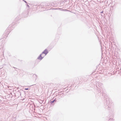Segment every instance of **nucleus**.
I'll return each instance as SVG.
<instances>
[{
  "label": "nucleus",
  "mask_w": 121,
  "mask_h": 121,
  "mask_svg": "<svg viewBox=\"0 0 121 121\" xmlns=\"http://www.w3.org/2000/svg\"><path fill=\"white\" fill-rule=\"evenodd\" d=\"M111 120H113V119L112 118H110V119H109V121H110Z\"/></svg>",
  "instance_id": "6"
},
{
  "label": "nucleus",
  "mask_w": 121,
  "mask_h": 121,
  "mask_svg": "<svg viewBox=\"0 0 121 121\" xmlns=\"http://www.w3.org/2000/svg\"><path fill=\"white\" fill-rule=\"evenodd\" d=\"M9 87L8 86H7L6 87V88H9Z\"/></svg>",
  "instance_id": "9"
},
{
  "label": "nucleus",
  "mask_w": 121,
  "mask_h": 121,
  "mask_svg": "<svg viewBox=\"0 0 121 121\" xmlns=\"http://www.w3.org/2000/svg\"><path fill=\"white\" fill-rule=\"evenodd\" d=\"M21 93L19 92H17L16 93V95H17V96H18V95H19V96H18V97H19V95H21Z\"/></svg>",
  "instance_id": "4"
},
{
  "label": "nucleus",
  "mask_w": 121,
  "mask_h": 121,
  "mask_svg": "<svg viewBox=\"0 0 121 121\" xmlns=\"http://www.w3.org/2000/svg\"><path fill=\"white\" fill-rule=\"evenodd\" d=\"M27 6L28 7H29V6L28 4L27 5Z\"/></svg>",
  "instance_id": "10"
},
{
  "label": "nucleus",
  "mask_w": 121,
  "mask_h": 121,
  "mask_svg": "<svg viewBox=\"0 0 121 121\" xmlns=\"http://www.w3.org/2000/svg\"><path fill=\"white\" fill-rule=\"evenodd\" d=\"M97 85H96V86H97Z\"/></svg>",
  "instance_id": "13"
},
{
  "label": "nucleus",
  "mask_w": 121,
  "mask_h": 121,
  "mask_svg": "<svg viewBox=\"0 0 121 121\" xmlns=\"http://www.w3.org/2000/svg\"><path fill=\"white\" fill-rule=\"evenodd\" d=\"M48 52L47 49H45L42 53V54H41L38 57L37 59L39 60H41L43 58L44 56H43V54H45V56L48 53Z\"/></svg>",
  "instance_id": "1"
},
{
  "label": "nucleus",
  "mask_w": 121,
  "mask_h": 121,
  "mask_svg": "<svg viewBox=\"0 0 121 121\" xmlns=\"http://www.w3.org/2000/svg\"><path fill=\"white\" fill-rule=\"evenodd\" d=\"M50 102L51 103V104H52V103H53L55 101L56 102V101L55 99H54L52 101H51V100H50Z\"/></svg>",
  "instance_id": "5"
},
{
  "label": "nucleus",
  "mask_w": 121,
  "mask_h": 121,
  "mask_svg": "<svg viewBox=\"0 0 121 121\" xmlns=\"http://www.w3.org/2000/svg\"><path fill=\"white\" fill-rule=\"evenodd\" d=\"M104 104H105V105H106L105 104H106V103H104Z\"/></svg>",
  "instance_id": "12"
},
{
  "label": "nucleus",
  "mask_w": 121,
  "mask_h": 121,
  "mask_svg": "<svg viewBox=\"0 0 121 121\" xmlns=\"http://www.w3.org/2000/svg\"><path fill=\"white\" fill-rule=\"evenodd\" d=\"M105 91H103L102 93H103V96H104V97L105 98L107 96H106V95H105L106 93H105Z\"/></svg>",
  "instance_id": "3"
},
{
  "label": "nucleus",
  "mask_w": 121,
  "mask_h": 121,
  "mask_svg": "<svg viewBox=\"0 0 121 121\" xmlns=\"http://www.w3.org/2000/svg\"><path fill=\"white\" fill-rule=\"evenodd\" d=\"M28 89H29V88H25V90H28Z\"/></svg>",
  "instance_id": "7"
},
{
  "label": "nucleus",
  "mask_w": 121,
  "mask_h": 121,
  "mask_svg": "<svg viewBox=\"0 0 121 121\" xmlns=\"http://www.w3.org/2000/svg\"><path fill=\"white\" fill-rule=\"evenodd\" d=\"M106 105H107V106H106V108H107L108 107H109V106H108V105L109 104V101L108 100H105V102H106Z\"/></svg>",
  "instance_id": "2"
},
{
  "label": "nucleus",
  "mask_w": 121,
  "mask_h": 121,
  "mask_svg": "<svg viewBox=\"0 0 121 121\" xmlns=\"http://www.w3.org/2000/svg\"><path fill=\"white\" fill-rule=\"evenodd\" d=\"M22 0L23 1H24L26 3H27L26 2V1L25 0Z\"/></svg>",
  "instance_id": "8"
},
{
  "label": "nucleus",
  "mask_w": 121,
  "mask_h": 121,
  "mask_svg": "<svg viewBox=\"0 0 121 121\" xmlns=\"http://www.w3.org/2000/svg\"><path fill=\"white\" fill-rule=\"evenodd\" d=\"M103 11H102V12H101V13H103Z\"/></svg>",
  "instance_id": "11"
}]
</instances>
